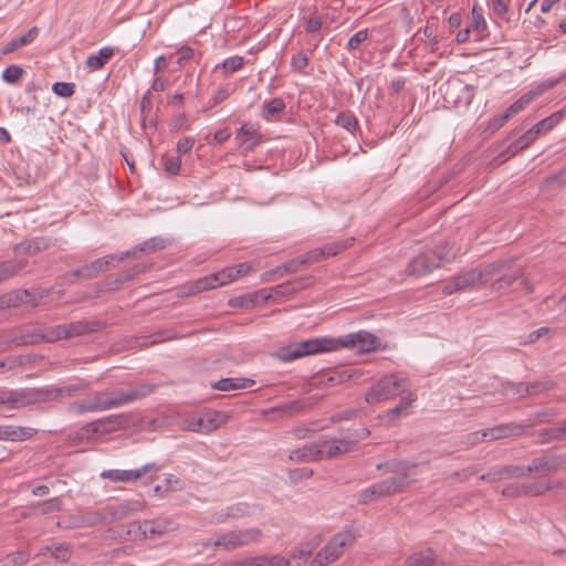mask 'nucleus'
Returning a JSON list of instances; mask_svg holds the SVG:
<instances>
[{"instance_id": "37998d69", "label": "nucleus", "mask_w": 566, "mask_h": 566, "mask_svg": "<svg viewBox=\"0 0 566 566\" xmlns=\"http://www.w3.org/2000/svg\"><path fill=\"white\" fill-rule=\"evenodd\" d=\"M369 434L370 431L366 427L342 429L339 432L340 437L352 442L354 449L360 440L366 439Z\"/></svg>"}, {"instance_id": "c85d7f7f", "label": "nucleus", "mask_w": 566, "mask_h": 566, "mask_svg": "<svg viewBox=\"0 0 566 566\" xmlns=\"http://www.w3.org/2000/svg\"><path fill=\"white\" fill-rule=\"evenodd\" d=\"M310 284V277H298L295 280H291L270 289L273 296H287L298 291L306 289Z\"/></svg>"}, {"instance_id": "de8ad7c7", "label": "nucleus", "mask_w": 566, "mask_h": 566, "mask_svg": "<svg viewBox=\"0 0 566 566\" xmlns=\"http://www.w3.org/2000/svg\"><path fill=\"white\" fill-rule=\"evenodd\" d=\"M539 437L543 442L564 439L566 437L564 422L559 423L556 427L543 429L539 433Z\"/></svg>"}, {"instance_id": "774afa93", "label": "nucleus", "mask_w": 566, "mask_h": 566, "mask_svg": "<svg viewBox=\"0 0 566 566\" xmlns=\"http://www.w3.org/2000/svg\"><path fill=\"white\" fill-rule=\"evenodd\" d=\"M262 566H292L290 558L275 555L272 557L261 556Z\"/></svg>"}, {"instance_id": "9d476101", "label": "nucleus", "mask_w": 566, "mask_h": 566, "mask_svg": "<svg viewBox=\"0 0 566 566\" xmlns=\"http://www.w3.org/2000/svg\"><path fill=\"white\" fill-rule=\"evenodd\" d=\"M440 90L443 91L446 102L457 107H468L475 96L474 86L463 84L461 81L447 83L444 86H441Z\"/></svg>"}, {"instance_id": "39448f33", "label": "nucleus", "mask_w": 566, "mask_h": 566, "mask_svg": "<svg viewBox=\"0 0 566 566\" xmlns=\"http://www.w3.org/2000/svg\"><path fill=\"white\" fill-rule=\"evenodd\" d=\"M407 389L408 382L405 378L397 375L385 376L369 389L365 400L368 403L389 400L406 392Z\"/></svg>"}, {"instance_id": "13d9d810", "label": "nucleus", "mask_w": 566, "mask_h": 566, "mask_svg": "<svg viewBox=\"0 0 566 566\" xmlns=\"http://www.w3.org/2000/svg\"><path fill=\"white\" fill-rule=\"evenodd\" d=\"M54 94L61 97H71L75 93V84L71 82H55L52 85Z\"/></svg>"}, {"instance_id": "2f4dec72", "label": "nucleus", "mask_w": 566, "mask_h": 566, "mask_svg": "<svg viewBox=\"0 0 566 566\" xmlns=\"http://www.w3.org/2000/svg\"><path fill=\"white\" fill-rule=\"evenodd\" d=\"M39 35V29L36 27L31 28L25 34L12 39L8 42L0 51L2 55H8L17 51L18 49L32 43Z\"/></svg>"}, {"instance_id": "f03ea898", "label": "nucleus", "mask_w": 566, "mask_h": 566, "mask_svg": "<svg viewBox=\"0 0 566 566\" xmlns=\"http://www.w3.org/2000/svg\"><path fill=\"white\" fill-rule=\"evenodd\" d=\"M454 258V252L449 242H442L434 249H427L412 258L406 269L408 275L420 276L438 269L442 262H449Z\"/></svg>"}, {"instance_id": "ddd939ff", "label": "nucleus", "mask_w": 566, "mask_h": 566, "mask_svg": "<svg viewBox=\"0 0 566 566\" xmlns=\"http://www.w3.org/2000/svg\"><path fill=\"white\" fill-rule=\"evenodd\" d=\"M221 422L222 415L218 411H211L201 416L189 417L186 420V427L193 432L209 433L218 429Z\"/></svg>"}, {"instance_id": "cd10ccee", "label": "nucleus", "mask_w": 566, "mask_h": 566, "mask_svg": "<svg viewBox=\"0 0 566 566\" xmlns=\"http://www.w3.org/2000/svg\"><path fill=\"white\" fill-rule=\"evenodd\" d=\"M511 266L507 261H497L494 263H490L483 266L480 270H476V274L479 275V282L481 285H485L490 282H495V280L501 276V274Z\"/></svg>"}, {"instance_id": "a211bd4d", "label": "nucleus", "mask_w": 566, "mask_h": 566, "mask_svg": "<svg viewBox=\"0 0 566 566\" xmlns=\"http://www.w3.org/2000/svg\"><path fill=\"white\" fill-rule=\"evenodd\" d=\"M33 388H24L20 390H7L0 388V405H8L11 408H21L34 405Z\"/></svg>"}, {"instance_id": "49530a36", "label": "nucleus", "mask_w": 566, "mask_h": 566, "mask_svg": "<svg viewBox=\"0 0 566 566\" xmlns=\"http://www.w3.org/2000/svg\"><path fill=\"white\" fill-rule=\"evenodd\" d=\"M537 96L538 93L536 92H527L526 94L522 95L516 102H514L509 108H506L507 113L511 115V117L515 116L521 111H523L528 104H531Z\"/></svg>"}, {"instance_id": "bf43d9fd", "label": "nucleus", "mask_w": 566, "mask_h": 566, "mask_svg": "<svg viewBox=\"0 0 566 566\" xmlns=\"http://www.w3.org/2000/svg\"><path fill=\"white\" fill-rule=\"evenodd\" d=\"M533 142L530 139L526 133H524L515 142L510 144V146L507 147V153L510 154V156H513L518 151L527 148Z\"/></svg>"}, {"instance_id": "69168bd1", "label": "nucleus", "mask_w": 566, "mask_h": 566, "mask_svg": "<svg viewBox=\"0 0 566 566\" xmlns=\"http://www.w3.org/2000/svg\"><path fill=\"white\" fill-rule=\"evenodd\" d=\"M307 65L308 57L304 52H297L291 59V66L296 72L303 71Z\"/></svg>"}, {"instance_id": "1a4fd4ad", "label": "nucleus", "mask_w": 566, "mask_h": 566, "mask_svg": "<svg viewBox=\"0 0 566 566\" xmlns=\"http://www.w3.org/2000/svg\"><path fill=\"white\" fill-rule=\"evenodd\" d=\"M90 384L80 381L63 387L33 388V401L35 403L57 400L65 397H73L75 394L87 390Z\"/></svg>"}, {"instance_id": "a878e982", "label": "nucleus", "mask_w": 566, "mask_h": 566, "mask_svg": "<svg viewBox=\"0 0 566 566\" xmlns=\"http://www.w3.org/2000/svg\"><path fill=\"white\" fill-rule=\"evenodd\" d=\"M51 245L50 239L48 238H35L29 241L18 243L13 248V253L17 256L20 255H35L41 251L49 249Z\"/></svg>"}, {"instance_id": "09e8293b", "label": "nucleus", "mask_w": 566, "mask_h": 566, "mask_svg": "<svg viewBox=\"0 0 566 566\" xmlns=\"http://www.w3.org/2000/svg\"><path fill=\"white\" fill-rule=\"evenodd\" d=\"M417 397L415 394L409 392L407 396L400 398L399 403L387 411V415L390 419H395L399 417L405 410H407L413 401H416Z\"/></svg>"}, {"instance_id": "aec40b11", "label": "nucleus", "mask_w": 566, "mask_h": 566, "mask_svg": "<svg viewBox=\"0 0 566 566\" xmlns=\"http://www.w3.org/2000/svg\"><path fill=\"white\" fill-rule=\"evenodd\" d=\"M566 462V457L564 455H544L538 457L532 460V462L527 465V470L533 472L541 473H551L556 472L562 469L563 464Z\"/></svg>"}, {"instance_id": "7c9ffc66", "label": "nucleus", "mask_w": 566, "mask_h": 566, "mask_svg": "<svg viewBox=\"0 0 566 566\" xmlns=\"http://www.w3.org/2000/svg\"><path fill=\"white\" fill-rule=\"evenodd\" d=\"M255 384L253 379L249 378H222L211 384V388L220 391H230L237 389L250 388Z\"/></svg>"}, {"instance_id": "f704fd0d", "label": "nucleus", "mask_w": 566, "mask_h": 566, "mask_svg": "<svg viewBox=\"0 0 566 566\" xmlns=\"http://www.w3.org/2000/svg\"><path fill=\"white\" fill-rule=\"evenodd\" d=\"M28 265L24 259H13L0 262V282L15 276Z\"/></svg>"}, {"instance_id": "dca6fc26", "label": "nucleus", "mask_w": 566, "mask_h": 566, "mask_svg": "<svg viewBox=\"0 0 566 566\" xmlns=\"http://www.w3.org/2000/svg\"><path fill=\"white\" fill-rule=\"evenodd\" d=\"M105 396L107 392L98 391L92 397L75 401L69 406V411L74 415H82L86 412H98L108 410L106 407Z\"/></svg>"}, {"instance_id": "5fc2aeb1", "label": "nucleus", "mask_w": 566, "mask_h": 566, "mask_svg": "<svg viewBox=\"0 0 566 566\" xmlns=\"http://www.w3.org/2000/svg\"><path fill=\"white\" fill-rule=\"evenodd\" d=\"M554 388L552 381H534L524 386V392L528 396H536Z\"/></svg>"}, {"instance_id": "864d4df0", "label": "nucleus", "mask_w": 566, "mask_h": 566, "mask_svg": "<svg viewBox=\"0 0 566 566\" xmlns=\"http://www.w3.org/2000/svg\"><path fill=\"white\" fill-rule=\"evenodd\" d=\"M24 74V70L19 65H10L2 72V80L8 84L18 83Z\"/></svg>"}, {"instance_id": "6ab92c4d", "label": "nucleus", "mask_w": 566, "mask_h": 566, "mask_svg": "<svg viewBox=\"0 0 566 566\" xmlns=\"http://www.w3.org/2000/svg\"><path fill=\"white\" fill-rule=\"evenodd\" d=\"M376 484L378 486V496L392 495L402 492L410 484L409 474L407 471H403Z\"/></svg>"}, {"instance_id": "58836bf2", "label": "nucleus", "mask_w": 566, "mask_h": 566, "mask_svg": "<svg viewBox=\"0 0 566 566\" xmlns=\"http://www.w3.org/2000/svg\"><path fill=\"white\" fill-rule=\"evenodd\" d=\"M436 562V554L431 548H427L410 555L405 566H433Z\"/></svg>"}, {"instance_id": "393cba45", "label": "nucleus", "mask_w": 566, "mask_h": 566, "mask_svg": "<svg viewBox=\"0 0 566 566\" xmlns=\"http://www.w3.org/2000/svg\"><path fill=\"white\" fill-rule=\"evenodd\" d=\"M70 338L99 332L105 327L102 321H75L66 324Z\"/></svg>"}, {"instance_id": "c03bdc74", "label": "nucleus", "mask_w": 566, "mask_h": 566, "mask_svg": "<svg viewBox=\"0 0 566 566\" xmlns=\"http://www.w3.org/2000/svg\"><path fill=\"white\" fill-rule=\"evenodd\" d=\"M335 123L352 134H354L358 128V120L350 111L340 112L337 115Z\"/></svg>"}, {"instance_id": "6e6552de", "label": "nucleus", "mask_w": 566, "mask_h": 566, "mask_svg": "<svg viewBox=\"0 0 566 566\" xmlns=\"http://www.w3.org/2000/svg\"><path fill=\"white\" fill-rule=\"evenodd\" d=\"M238 277L239 275L235 272V268H226L217 273L200 277L197 281L189 283L188 294L192 295L216 289L218 286L226 285L227 283L232 282Z\"/></svg>"}, {"instance_id": "2eb2a0df", "label": "nucleus", "mask_w": 566, "mask_h": 566, "mask_svg": "<svg viewBox=\"0 0 566 566\" xmlns=\"http://www.w3.org/2000/svg\"><path fill=\"white\" fill-rule=\"evenodd\" d=\"M479 275L480 274H476V270H471L453 276L443 285L442 293L444 295H451L454 292H463L481 286Z\"/></svg>"}, {"instance_id": "5701e85b", "label": "nucleus", "mask_w": 566, "mask_h": 566, "mask_svg": "<svg viewBox=\"0 0 566 566\" xmlns=\"http://www.w3.org/2000/svg\"><path fill=\"white\" fill-rule=\"evenodd\" d=\"M145 527V521H135L126 525H119L117 527V534L124 541H144L149 538Z\"/></svg>"}, {"instance_id": "8fccbe9b", "label": "nucleus", "mask_w": 566, "mask_h": 566, "mask_svg": "<svg viewBox=\"0 0 566 566\" xmlns=\"http://www.w3.org/2000/svg\"><path fill=\"white\" fill-rule=\"evenodd\" d=\"M503 480L506 479H523L531 474L527 467L522 465H505L501 467Z\"/></svg>"}, {"instance_id": "338daca9", "label": "nucleus", "mask_w": 566, "mask_h": 566, "mask_svg": "<svg viewBox=\"0 0 566 566\" xmlns=\"http://www.w3.org/2000/svg\"><path fill=\"white\" fill-rule=\"evenodd\" d=\"M243 65V57L242 56H231L223 61L222 67L226 72L233 73L238 70H240Z\"/></svg>"}, {"instance_id": "b1692460", "label": "nucleus", "mask_w": 566, "mask_h": 566, "mask_svg": "<svg viewBox=\"0 0 566 566\" xmlns=\"http://www.w3.org/2000/svg\"><path fill=\"white\" fill-rule=\"evenodd\" d=\"M148 537L155 539L178 528V524L171 518L145 520Z\"/></svg>"}, {"instance_id": "052dcab7", "label": "nucleus", "mask_w": 566, "mask_h": 566, "mask_svg": "<svg viewBox=\"0 0 566 566\" xmlns=\"http://www.w3.org/2000/svg\"><path fill=\"white\" fill-rule=\"evenodd\" d=\"M518 279H522L517 274H504L502 273L501 276H499L495 282H493L492 286L495 290H503L510 287L514 282H516Z\"/></svg>"}, {"instance_id": "603ef678", "label": "nucleus", "mask_w": 566, "mask_h": 566, "mask_svg": "<svg viewBox=\"0 0 566 566\" xmlns=\"http://www.w3.org/2000/svg\"><path fill=\"white\" fill-rule=\"evenodd\" d=\"M563 115L560 112H555L551 116L542 119L535 126L538 132L542 134H546L551 129H553L562 119Z\"/></svg>"}, {"instance_id": "bb28decb", "label": "nucleus", "mask_w": 566, "mask_h": 566, "mask_svg": "<svg viewBox=\"0 0 566 566\" xmlns=\"http://www.w3.org/2000/svg\"><path fill=\"white\" fill-rule=\"evenodd\" d=\"M35 429L21 426H0V440L24 441L34 436Z\"/></svg>"}, {"instance_id": "e2e57ef3", "label": "nucleus", "mask_w": 566, "mask_h": 566, "mask_svg": "<svg viewBox=\"0 0 566 566\" xmlns=\"http://www.w3.org/2000/svg\"><path fill=\"white\" fill-rule=\"evenodd\" d=\"M305 22V30L306 32L314 34L318 32L322 29L323 21L319 15H317L315 12L306 18H304Z\"/></svg>"}, {"instance_id": "c756f323", "label": "nucleus", "mask_w": 566, "mask_h": 566, "mask_svg": "<svg viewBox=\"0 0 566 566\" xmlns=\"http://www.w3.org/2000/svg\"><path fill=\"white\" fill-rule=\"evenodd\" d=\"M235 137L247 151L252 150L260 143L261 139V136L253 124H244L237 132Z\"/></svg>"}, {"instance_id": "680f3d73", "label": "nucleus", "mask_w": 566, "mask_h": 566, "mask_svg": "<svg viewBox=\"0 0 566 566\" xmlns=\"http://www.w3.org/2000/svg\"><path fill=\"white\" fill-rule=\"evenodd\" d=\"M165 171L168 175L176 176L179 174L181 160L179 157L165 156L163 158Z\"/></svg>"}, {"instance_id": "20e7f679", "label": "nucleus", "mask_w": 566, "mask_h": 566, "mask_svg": "<svg viewBox=\"0 0 566 566\" xmlns=\"http://www.w3.org/2000/svg\"><path fill=\"white\" fill-rule=\"evenodd\" d=\"M356 534L352 530H344L335 534L331 541L315 555L312 566H323L338 559L346 548L353 546Z\"/></svg>"}, {"instance_id": "4c0bfd02", "label": "nucleus", "mask_w": 566, "mask_h": 566, "mask_svg": "<svg viewBox=\"0 0 566 566\" xmlns=\"http://www.w3.org/2000/svg\"><path fill=\"white\" fill-rule=\"evenodd\" d=\"M114 53L113 48L104 46L99 49L97 54L90 55L86 59V66L92 71L101 70L114 56Z\"/></svg>"}, {"instance_id": "4d7b16f0", "label": "nucleus", "mask_w": 566, "mask_h": 566, "mask_svg": "<svg viewBox=\"0 0 566 566\" xmlns=\"http://www.w3.org/2000/svg\"><path fill=\"white\" fill-rule=\"evenodd\" d=\"M315 545L312 543H304L296 547L290 556L291 563L295 559L305 560L307 559L314 552Z\"/></svg>"}, {"instance_id": "f257e3e1", "label": "nucleus", "mask_w": 566, "mask_h": 566, "mask_svg": "<svg viewBox=\"0 0 566 566\" xmlns=\"http://www.w3.org/2000/svg\"><path fill=\"white\" fill-rule=\"evenodd\" d=\"M379 346L380 342L374 334L359 331L338 338H311L292 344L281 348L277 352V357L280 360L287 363L304 356L336 350L340 347L350 348L357 353H369L376 350Z\"/></svg>"}, {"instance_id": "79ce46f5", "label": "nucleus", "mask_w": 566, "mask_h": 566, "mask_svg": "<svg viewBox=\"0 0 566 566\" xmlns=\"http://www.w3.org/2000/svg\"><path fill=\"white\" fill-rule=\"evenodd\" d=\"M566 187V167L545 179L542 185L543 191H554Z\"/></svg>"}, {"instance_id": "4be33fe9", "label": "nucleus", "mask_w": 566, "mask_h": 566, "mask_svg": "<svg viewBox=\"0 0 566 566\" xmlns=\"http://www.w3.org/2000/svg\"><path fill=\"white\" fill-rule=\"evenodd\" d=\"M322 448L324 449V457L334 458L345 453H349L355 449L352 447L350 441H346L343 437H334L331 439L319 440Z\"/></svg>"}, {"instance_id": "0eeeda50", "label": "nucleus", "mask_w": 566, "mask_h": 566, "mask_svg": "<svg viewBox=\"0 0 566 566\" xmlns=\"http://www.w3.org/2000/svg\"><path fill=\"white\" fill-rule=\"evenodd\" d=\"M155 390V385L153 384H138L136 386L118 389L111 394V397L105 396L106 407L107 409L117 408L137 400H140L147 396H149Z\"/></svg>"}, {"instance_id": "6e6d98bb", "label": "nucleus", "mask_w": 566, "mask_h": 566, "mask_svg": "<svg viewBox=\"0 0 566 566\" xmlns=\"http://www.w3.org/2000/svg\"><path fill=\"white\" fill-rule=\"evenodd\" d=\"M524 496H539L552 490V485H544V483H524Z\"/></svg>"}, {"instance_id": "3c124183", "label": "nucleus", "mask_w": 566, "mask_h": 566, "mask_svg": "<svg viewBox=\"0 0 566 566\" xmlns=\"http://www.w3.org/2000/svg\"><path fill=\"white\" fill-rule=\"evenodd\" d=\"M304 266V261H302V258L292 259L287 262H285L282 265L277 266L279 277H283L284 275L296 273L301 271V269Z\"/></svg>"}, {"instance_id": "7ed1b4c3", "label": "nucleus", "mask_w": 566, "mask_h": 566, "mask_svg": "<svg viewBox=\"0 0 566 566\" xmlns=\"http://www.w3.org/2000/svg\"><path fill=\"white\" fill-rule=\"evenodd\" d=\"M129 418L127 415H112L88 422L76 432L80 441L97 440L108 433L124 429L128 426Z\"/></svg>"}, {"instance_id": "f3484780", "label": "nucleus", "mask_w": 566, "mask_h": 566, "mask_svg": "<svg viewBox=\"0 0 566 566\" xmlns=\"http://www.w3.org/2000/svg\"><path fill=\"white\" fill-rule=\"evenodd\" d=\"M159 467L156 463H147L139 469L136 470H107L104 471L101 475L104 479H109L114 482H130L136 481L144 476L146 473L150 471H158Z\"/></svg>"}, {"instance_id": "473e14b6", "label": "nucleus", "mask_w": 566, "mask_h": 566, "mask_svg": "<svg viewBox=\"0 0 566 566\" xmlns=\"http://www.w3.org/2000/svg\"><path fill=\"white\" fill-rule=\"evenodd\" d=\"M525 429L524 424L503 423L491 428V441L507 437H520Z\"/></svg>"}, {"instance_id": "c9c22d12", "label": "nucleus", "mask_w": 566, "mask_h": 566, "mask_svg": "<svg viewBox=\"0 0 566 566\" xmlns=\"http://www.w3.org/2000/svg\"><path fill=\"white\" fill-rule=\"evenodd\" d=\"M285 107L286 105L283 98L274 97L263 103L261 116L266 122L276 120L279 115L285 109Z\"/></svg>"}, {"instance_id": "a19ab883", "label": "nucleus", "mask_w": 566, "mask_h": 566, "mask_svg": "<svg viewBox=\"0 0 566 566\" xmlns=\"http://www.w3.org/2000/svg\"><path fill=\"white\" fill-rule=\"evenodd\" d=\"M78 522L76 526L78 527H91L97 524H107L105 518L104 509L98 511L87 512L77 517Z\"/></svg>"}, {"instance_id": "9b49d317", "label": "nucleus", "mask_w": 566, "mask_h": 566, "mask_svg": "<svg viewBox=\"0 0 566 566\" xmlns=\"http://www.w3.org/2000/svg\"><path fill=\"white\" fill-rule=\"evenodd\" d=\"M115 260L114 254H108L103 258H99L84 266L74 270L64 275V279L69 283H74L77 279H93L97 276L98 273L107 271L111 266H113V262Z\"/></svg>"}, {"instance_id": "0e129e2a", "label": "nucleus", "mask_w": 566, "mask_h": 566, "mask_svg": "<svg viewBox=\"0 0 566 566\" xmlns=\"http://www.w3.org/2000/svg\"><path fill=\"white\" fill-rule=\"evenodd\" d=\"M314 471L310 468H300L289 471V478L292 483L296 484L302 480L313 476Z\"/></svg>"}, {"instance_id": "412c9836", "label": "nucleus", "mask_w": 566, "mask_h": 566, "mask_svg": "<svg viewBox=\"0 0 566 566\" xmlns=\"http://www.w3.org/2000/svg\"><path fill=\"white\" fill-rule=\"evenodd\" d=\"M324 458V449L319 441L306 443L291 451L289 459L295 462H312Z\"/></svg>"}, {"instance_id": "f8f14e48", "label": "nucleus", "mask_w": 566, "mask_h": 566, "mask_svg": "<svg viewBox=\"0 0 566 566\" xmlns=\"http://www.w3.org/2000/svg\"><path fill=\"white\" fill-rule=\"evenodd\" d=\"M354 239L349 238L345 241L328 243L322 248L308 251L307 253L301 256L302 261H304V266L317 263L329 256L338 254L340 251L346 250L348 247H350Z\"/></svg>"}, {"instance_id": "a18cd8bd", "label": "nucleus", "mask_w": 566, "mask_h": 566, "mask_svg": "<svg viewBox=\"0 0 566 566\" xmlns=\"http://www.w3.org/2000/svg\"><path fill=\"white\" fill-rule=\"evenodd\" d=\"M167 245V241L160 237L150 238L143 243L137 245L139 253H154L156 251L165 249Z\"/></svg>"}, {"instance_id": "e433bc0d", "label": "nucleus", "mask_w": 566, "mask_h": 566, "mask_svg": "<svg viewBox=\"0 0 566 566\" xmlns=\"http://www.w3.org/2000/svg\"><path fill=\"white\" fill-rule=\"evenodd\" d=\"M9 308L18 307L21 304H31L35 307L38 303L33 300V294L29 290H14L4 294Z\"/></svg>"}, {"instance_id": "ea45409f", "label": "nucleus", "mask_w": 566, "mask_h": 566, "mask_svg": "<svg viewBox=\"0 0 566 566\" xmlns=\"http://www.w3.org/2000/svg\"><path fill=\"white\" fill-rule=\"evenodd\" d=\"M249 514V505L238 503L227 507L224 512L217 513L214 520L217 523H223L227 518H240Z\"/></svg>"}, {"instance_id": "423d86ee", "label": "nucleus", "mask_w": 566, "mask_h": 566, "mask_svg": "<svg viewBox=\"0 0 566 566\" xmlns=\"http://www.w3.org/2000/svg\"><path fill=\"white\" fill-rule=\"evenodd\" d=\"M261 536L262 531L258 527L232 530L223 533L213 542H207L205 546L212 545L213 547H221L224 551H233L258 542Z\"/></svg>"}, {"instance_id": "72a5a7b5", "label": "nucleus", "mask_w": 566, "mask_h": 566, "mask_svg": "<svg viewBox=\"0 0 566 566\" xmlns=\"http://www.w3.org/2000/svg\"><path fill=\"white\" fill-rule=\"evenodd\" d=\"M50 553L54 559L67 563L72 556V545L67 543L46 545L39 552V556Z\"/></svg>"}, {"instance_id": "4468645a", "label": "nucleus", "mask_w": 566, "mask_h": 566, "mask_svg": "<svg viewBox=\"0 0 566 566\" xmlns=\"http://www.w3.org/2000/svg\"><path fill=\"white\" fill-rule=\"evenodd\" d=\"M104 509L106 523H113L124 520L133 513L144 509V502L138 500H127L118 504L107 505Z\"/></svg>"}]
</instances>
